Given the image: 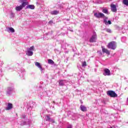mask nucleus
<instances>
[{
    "label": "nucleus",
    "instance_id": "f257e3e1",
    "mask_svg": "<svg viewBox=\"0 0 128 128\" xmlns=\"http://www.w3.org/2000/svg\"><path fill=\"white\" fill-rule=\"evenodd\" d=\"M94 16L96 18H103V22L106 24V26H108V24H112V22L110 20L108 21V17L104 16V14L102 12H95L94 14Z\"/></svg>",
    "mask_w": 128,
    "mask_h": 128
},
{
    "label": "nucleus",
    "instance_id": "f03ea898",
    "mask_svg": "<svg viewBox=\"0 0 128 128\" xmlns=\"http://www.w3.org/2000/svg\"><path fill=\"white\" fill-rule=\"evenodd\" d=\"M28 2H24L21 5L16 6L15 10L17 12H20V10H22L24 8H25L26 6H28Z\"/></svg>",
    "mask_w": 128,
    "mask_h": 128
},
{
    "label": "nucleus",
    "instance_id": "7ed1b4c3",
    "mask_svg": "<svg viewBox=\"0 0 128 128\" xmlns=\"http://www.w3.org/2000/svg\"><path fill=\"white\" fill-rule=\"evenodd\" d=\"M34 46H32L30 48H27V51L26 52V56H32L34 54Z\"/></svg>",
    "mask_w": 128,
    "mask_h": 128
},
{
    "label": "nucleus",
    "instance_id": "20e7f679",
    "mask_svg": "<svg viewBox=\"0 0 128 128\" xmlns=\"http://www.w3.org/2000/svg\"><path fill=\"white\" fill-rule=\"evenodd\" d=\"M108 48H110V50H116V42L114 41H112L108 43Z\"/></svg>",
    "mask_w": 128,
    "mask_h": 128
},
{
    "label": "nucleus",
    "instance_id": "39448f33",
    "mask_svg": "<svg viewBox=\"0 0 128 128\" xmlns=\"http://www.w3.org/2000/svg\"><path fill=\"white\" fill-rule=\"evenodd\" d=\"M107 94L111 98H116V96H118V94L112 90L108 91Z\"/></svg>",
    "mask_w": 128,
    "mask_h": 128
},
{
    "label": "nucleus",
    "instance_id": "423d86ee",
    "mask_svg": "<svg viewBox=\"0 0 128 128\" xmlns=\"http://www.w3.org/2000/svg\"><path fill=\"white\" fill-rule=\"evenodd\" d=\"M96 32H93V34L90 40V42H96Z\"/></svg>",
    "mask_w": 128,
    "mask_h": 128
},
{
    "label": "nucleus",
    "instance_id": "0eeeda50",
    "mask_svg": "<svg viewBox=\"0 0 128 128\" xmlns=\"http://www.w3.org/2000/svg\"><path fill=\"white\" fill-rule=\"evenodd\" d=\"M102 52H104V54H108V56H110V51L104 48V46H102Z\"/></svg>",
    "mask_w": 128,
    "mask_h": 128
},
{
    "label": "nucleus",
    "instance_id": "6e6552de",
    "mask_svg": "<svg viewBox=\"0 0 128 128\" xmlns=\"http://www.w3.org/2000/svg\"><path fill=\"white\" fill-rule=\"evenodd\" d=\"M103 74L104 76H110V71L108 68H105Z\"/></svg>",
    "mask_w": 128,
    "mask_h": 128
},
{
    "label": "nucleus",
    "instance_id": "1a4fd4ad",
    "mask_svg": "<svg viewBox=\"0 0 128 128\" xmlns=\"http://www.w3.org/2000/svg\"><path fill=\"white\" fill-rule=\"evenodd\" d=\"M111 10L113 12H116V6L115 4H112L111 5Z\"/></svg>",
    "mask_w": 128,
    "mask_h": 128
},
{
    "label": "nucleus",
    "instance_id": "9d476101",
    "mask_svg": "<svg viewBox=\"0 0 128 128\" xmlns=\"http://www.w3.org/2000/svg\"><path fill=\"white\" fill-rule=\"evenodd\" d=\"M12 103H8L6 110H12Z\"/></svg>",
    "mask_w": 128,
    "mask_h": 128
},
{
    "label": "nucleus",
    "instance_id": "9b49d317",
    "mask_svg": "<svg viewBox=\"0 0 128 128\" xmlns=\"http://www.w3.org/2000/svg\"><path fill=\"white\" fill-rule=\"evenodd\" d=\"M80 108L82 112H86L87 110L86 107L84 105H80Z\"/></svg>",
    "mask_w": 128,
    "mask_h": 128
},
{
    "label": "nucleus",
    "instance_id": "f8f14e48",
    "mask_svg": "<svg viewBox=\"0 0 128 128\" xmlns=\"http://www.w3.org/2000/svg\"><path fill=\"white\" fill-rule=\"evenodd\" d=\"M50 14L54 16H56V14H60V11L53 10L50 12Z\"/></svg>",
    "mask_w": 128,
    "mask_h": 128
},
{
    "label": "nucleus",
    "instance_id": "ddd939ff",
    "mask_svg": "<svg viewBox=\"0 0 128 128\" xmlns=\"http://www.w3.org/2000/svg\"><path fill=\"white\" fill-rule=\"evenodd\" d=\"M64 84H66V80H59V85L60 86H64Z\"/></svg>",
    "mask_w": 128,
    "mask_h": 128
},
{
    "label": "nucleus",
    "instance_id": "4468645a",
    "mask_svg": "<svg viewBox=\"0 0 128 128\" xmlns=\"http://www.w3.org/2000/svg\"><path fill=\"white\" fill-rule=\"evenodd\" d=\"M34 5H28L26 7V8H30V10H34Z\"/></svg>",
    "mask_w": 128,
    "mask_h": 128
},
{
    "label": "nucleus",
    "instance_id": "2eb2a0df",
    "mask_svg": "<svg viewBox=\"0 0 128 128\" xmlns=\"http://www.w3.org/2000/svg\"><path fill=\"white\" fill-rule=\"evenodd\" d=\"M48 64H52V66H56V64H54V62L52 60L49 59L48 60Z\"/></svg>",
    "mask_w": 128,
    "mask_h": 128
},
{
    "label": "nucleus",
    "instance_id": "dca6fc26",
    "mask_svg": "<svg viewBox=\"0 0 128 128\" xmlns=\"http://www.w3.org/2000/svg\"><path fill=\"white\" fill-rule=\"evenodd\" d=\"M35 66H38V68H40V70H42V66L40 65V64L38 62H36L35 63Z\"/></svg>",
    "mask_w": 128,
    "mask_h": 128
},
{
    "label": "nucleus",
    "instance_id": "f3484780",
    "mask_svg": "<svg viewBox=\"0 0 128 128\" xmlns=\"http://www.w3.org/2000/svg\"><path fill=\"white\" fill-rule=\"evenodd\" d=\"M102 12H104V14H110V12H108V10L106 8L102 9Z\"/></svg>",
    "mask_w": 128,
    "mask_h": 128
},
{
    "label": "nucleus",
    "instance_id": "a211bd4d",
    "mask_svg": "<svg viewBox=\"0 0 128 128\" xmlns=\"http://www.w3.org/2000/svg\"><path fill=\"white\" fill-rule=\"evenodd\" d=\"M122 3L124 4H125V6H128V0H123Z\"/></svg>",
    "mask_w": 128,
    "mask_h": 128
},
{
    "label": "nucleus",
    "instance_id": "6ab92c4d",
    "mask_svg": "<svg viewBox=\"0 0 128 128\" xmlns=\"http://www.w3.org/2000/svg\"><path fill=\"white\" fill-rule=\"evenodd\" d=\"M48 122H51L52 124H54L55 122L54 119H52L50 118H48Z\"/></svg>",
    "mask_w": 128,
    "mask_h": 128
},
{
    "label": "nucleus",
    "instance_id": "aec40b11",
    "mask_svg": "<svg viewBox=\"0 0 128 128\" xmlns=\"http://www.w3.org/2000/svg\"><path fill=\"white\" fill-rule=\"evenodd\" d=\"M105 30L107 32H109V34H112V30L110 28H106L105 29Z\"/></svg>",
    "mask_w": 128,
    "mask_h": 128
},
{
    "label": "nucleus",
    "instance_id": "412c9836",
    "mask_svg": "<svg viewBox=\"0 0 128 128\" xmlns=\"http://www.w3.org/2000/svg\"><path fill=\"white\" fill-rule=\"evenodd\" d=\"M9 30H10V32H14V28H9Z\"/></svg>",
    "mask_w": 128,
    "mask_h": 128
},
{
    "label": "nucleus",
    "instance_id": "4be33fe9",
    "mask_svg": "<svg viewBox=\"0 0 128 128\" xmlns=\"http://www.w3.org/2000/svg\"><path fill=\"white\" fill-rule=\"evenodd\" d=\"M82 66L83 67L86 66V62H82Z\"/></svg>",
    "mask_w": 128,
    "mask_h": 128
},
{
    "label": "nucleus",
    "instance_id": "5701e85b",
    "mask_svg": "<svg viewBox=\"0 0 128 128\" xmlns=\"http://www.w3.org/2000/svg\"><path fill=\"white\" fill-rule=\"evenodd\" d=\"M49 24H50L51 26H52V24H54V21L50 20L48 22Z\"/></svg>",
    "mask_w": 128,
    "mask_h": 128
},
{
    "label": "nucleus",
    "instance_id": "b1692460",
    "mask_svg": "<svg viewBox=\"0 0 128 128\" xmlns=\"http://www.w3.org/2000/svg\"><path fill=\"white\" fill-rule=\"evenodd\" d=\"M67 128H72V125H69Z\"/></svg>",
    "mask_w": 128,
    "mask_h": 128
},
{
    "label": "nucleus",
    "instance_id": "393cba45",
    "mask_svg": "<svg viewBox=\"0 0 128 128\" xmlns=\"http://www.w3.org/2000/svg\"><path fill=\"white\" fill-rule=\"evenodd\" d=\"M126 104L128 106V97L127 100H126Z\"/></svg>",
    "mask_w": 128,
    "mask_h": 128
},
{
    "label": "nucleus",
    "instance_id": "a878e982",
    "mask_svg": "<svg viewBox=\"0 0 128 128\" xmlns=\"http://www.w3.org/2000/svg\"><path fill=\"white\" fill-rule=\"evenodd\" d=\"M46 118H48V116H47Z\"/></svg>",
    "mask_w": 128,
    "mask_h": 128
},
{
    "label": "nucleus",
    "instance_id": "bb28decb",
    "mask_svg": "<svg viewBox=\"0 0 128 128\" xmlns=\"http://www.w3.org/2000/svg\"><path fill=\"white\" fill-rule=\"evenodd\" d=\"M67 20H68V19H67Z\"/></svg>",
    "mask_w": 128,
    "mask_h": 128
},
{
    "label": "nucleus",
    "instance_id": "cd10ccee",
    "mask_svg": "<svg viewBox=\"0 0 128 128\" xmlns=\"http://www.w3.org/2000/svg\"><path fill=\"white\" fill-rule=\"evenodd\" d=\"M71 32H73V30H71Z\"/></svg>",
    "mask_w": 128,
    "mask_h": 128
},
{
    "label": "nucleus",
    "instance_id": "c85d7f7f",
    "mask_svg": "<svg viewBox=\"0 0 128 128\" xmlns=\"http://www.w3.org/2000/svg\"><path fill=\"white\" fill-rule=\"evenodd\" d=\"M125 90H126V88H125Z\"/></svg>",
    "mask_w": 128,
    "mask_h": 128
}]
</instances>
